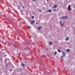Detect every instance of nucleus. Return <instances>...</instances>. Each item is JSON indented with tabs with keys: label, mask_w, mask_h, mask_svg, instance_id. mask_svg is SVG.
Masks as SVG:
<instances>
[{
	"label": "nucleus",
	"mask_w": 75,
	"mask_h": 75,
	"mask_svg": "<svg viewBox=\"0 0 75 75\" xmlns=\"http://www.w3.org/2000/svg\"><path fill=\"white\" fill-rule=\"evenodd\" d=\"M62 54H63V56H62L61 57H60V58L62 59L63 58V57H65V53H64V52H62Z\"/></svg>",
	"instance_id": "obj_1"
},
{
	"label": "nucleus",
	"mask_w": 75,
	"mask_h": 75,
	"mask_svg": "<svg viewBox=\"0 0 75 75\" xmlns=\"http://www.w3.org/2000/svg\"><path fill=\"white\" fill-rule=\"evenodd\" d=\"M67 18V16H63L62 17H61V18H60V19H66Z\"/></svg>",
	"instance_id": "obj_2"
},
{
	"label": "nucleus",
	"mask_w": 75,
	"mask_h": 75,
	"mask_svg": "<svg viewBox=\"0 0 75 75\" xmlns=\"http://www.w3.org/2000/svg\"><path fill=\"white\" fill-rule=\"evenodd\" d=\"M57 6L58 5L57 4L54 5V6H53V8L55 9L57 8Z\"/></svg>",
	"instance_id": "obj_3"
},
{
	"label": "nucleus",
	"mask_w": 75,
	"mask_h": 75,
	"mask_svg": "<svg viewBox=\"0 0 75 75\" xmlns=\"http://www.w3.org/2000/svg\"><path fill=\"white\" fill-rule=\"evenodd\" d=\"M34 23H35V21L34 20H33L31 22V25H32L33 24H34Z\"/></svg>",
	"instance_id": "obj_4"
},
{
	"label": "nucleus",
	"mask_w": 75,
	"mask_h": 75,
	"mask_svg": "<svg viewBox=\"0 0 75 75\" xmlns=\"http://www.w3.org/2000/svg\"><path fill=\"white\" fill-rule=\"evenodd\" d=\"M65 39L66 40L68 41L69 39V37H66Z\"/></svg>",
	"instance_id": "obj_5"
},
{
	"label": "nucleus",
	"mask_w": 75,
	"mask_h": 75,
	"mask_svg": "<svg viewBox=\"0 0 75 75\" xmlns=\"http://www.w3.org/2000/svg\"><path fill=\"white\" fill-rule=\"evenodd\" d=\"M21 66L22 67H23V68H24V67L25 66V64H24L23 63H22L21 64Z\"/></svg>",
	"instance_id": "obj_6"
},
{
	"label": "nucleus",
	"mask_w": 75,
	"mask_h": 75,
	"mask_svg": "<svg viewBox=\"0 0 75 75\" xmlns=\"http://www.w3.org/2000/svg\"><path fill=\"white\" fill-rule=\"evenodd\" d=\"M61 23V22H60V25H61V26H63L64 25V23H63V24H62Z\"/></svg>",
	"instance_id": "obj_7"
},
{
	"label": "nucleus",
	"mask_w": 75,
	"mask_h": 75,
	"mask_svg": "<svg viewBox=\"0 0 75 75\" xmlns=\"http://www.w3.org/2000/svg\"><path fill=\"white\" fill-rule=\"evenodd\" d=\"M66 51H67V52H70V50H69V49H67V50H66Z\"/></svg>",
	"instance_id": "obj_8"
},
{
	"label": "nucleus",
	"mask_w": 75,
	"mask_h": 75,
	"mask_svg": "<svg viewBox=\"0 0 75 75\" xmlns=\"http://www.w3.org/2000/svg\"><path fill=\"white\" fill-rule=\"evenodd\" d=\"M42 27L41 26L38 27V30H40V29H42Z\"/></svg>",
	"instance_id": "obj_9"
},
{
	"label": "nucleus",
	"mask_w": 75,
	"mask_h": 75,
	"mask_svg": "<svg viewBox=\"0 0 75 75\" xmlns=\"http://www.w3.org/2000/svg\"><path fill=\"white\" fill-rule=\"evenodd\" d=\"M47 12H52V10H48L47 11Z\"/></svg>",
	"instance_id": "obj_10"
},
{
	"label": "nucleus",
	"mask_w": 75,
	"mask_h": 75,
	"mask_svg": "<svg viewBox=\"0 0 75 75\" xmlns=\"http://www.w3.org/2000/svg\"><path fill=\"white\" fill-rule=\"evenodd\" d=\"M71 8H68V11H70V10H71Z\"/></svg>",
	"instance_id": "obj_11"
},
{
	"label": "nucleus",
	"mask_w": 75,
	"mask_h": 75,
	"mask_svg": "<svg viewBox=\"0 0 75 75\" xmlns=\"http://www.w3.org/2000/svg\"><path fill=\"white\" fill-rule=\"evenodd\" d=\"M57 50L58 51V52H61V51H60L59 49H58V50Z\"/></svg>",
	"instance_id": "obj_12"
},
{
	"label": "nucleus",
	"mask_w": 75,
	"mask_h": 75,
	"mask_svg": "<svg viewBox=\"0 0 75 75\" xmlns=\"http://www.w3.org/2000/svg\"><path fill=\"white\" fill-rule=\"evenodd\" d=\"M53 43L52 42H49V44H50L51 45H52V44Z\"/></svg>",
	"instance_id": "obj_13"
},
{
	"label": "nucleus",
	"mask_w": 75,
	"mask_h": 75,
	"mask_svg": "<svg viewBox=\"0 0 75 75\" xmlns=\"http://www.w3.org/2000/svg\"><path fill=\"white\" fill-rule=\"evenodd\" d=\"M70 6H70V5H69V6L68 7V8H70Z\"/></svg>",
	"instance_id": "obj_14"
},
{
	"label": "nucleus",
	"mask_w": 75,
	"mask_h": 75,
	"mask_svg": "<svg viewBox=\"0 0 75 75\" xmlns=\"http://www.w3.org/2000/svg\"><path fill=\"white\" fill-rule=\"evenodd\" d=\"M38 10H39V11H40V12H42V11H41V10L40 9H38Z\"/></svg>",
	"instance_id": "obj_15"
},
{
	"label": "nucleus",
	"mask_w": 75,
	"mask_h": 75,
	"mask_svg": "<svg viewBox=\"0 0 75 75\" xmlns=\"http://www.w3.org/2000/svg\"><path fill=\"white\" fill-rule=\"evenodd\" d=\"M54 54L55 55L56 54H57V52H55L54 53Z\"/></svg>",
	"instance_id": "obj_16"
},
{
	"label": "nucleus",
	"mask_w": 75,
	"mask_h": 75,
	"mask_svg": "<svg viewBox=\"0 0 75 75\" xmlns=\"http://www.w3.org/2000/svg\"><path fill=\"white\" fill-rule=\"evenodd\" d=\"M56 11V9H53V11L55 12Z\"/></svg>",
	"instance_id": "obj_17"
},
{
	"label": "nucleus",
	"mask_w": 75,
	"mask_h": 75,
	"mask_svg": "<svg viewBox=\"0 0 75 75\" xmlns=\"http://www.w3.org/2000/svg\"><path fill=\"white\" fill-rule=\"evenodd\" d=\"M28 27H29V28H31L30 26H28Z\"/></svg>",
	"instance_id": "obj_18"
},
{
	"label": "nucleus",
	"mask_w": 75,
	"mask_h": 75,
	"mask_svg": "<svg viewBox=\"0 0 75 75\" xmlns=\"http://www.w3.org/2000/svg\"><path fill=\"white\" fill-rule=\"evenodd\" d=\"M32 18L34 19V17L33 16H32Z\"/></svg>",
	"instance_id": "obj_19"
},
{
	"label": "nucleus",
	"mask_w": 75,
	"mask_h": 75,
	"mask_svg": "<svg viewBox=\"0 0 75 75\" xmlns=\"http://www.w3.org/2000/svg\"><path fill=\"white\" fill-rule=\"evenodd\" d=\"M23 9L24 8V7L23 6Z\"/></svg>",
	"instance_id": "obj_20"
},
{
	"label": "nucleus",
	"mask_w": 75,
	"mask_h": 75,
	"mask_svg": "<svg viewBox=\"0 0 75 75\" xmlns=\"http://www.w3.org/2000/svg\"><path fill=\"white\" fill-rule=\"evenodd\" d=\"M36 0H33V1H35Z\"/></svg>",
	"instance_id": "obj_21"
},
{
	"label": "nucleus",
	"mask_w": 75,
	"mask_h": 75,
	"mask_svg": "<svg viewBox=\"0 0 75 75\" xmlns=\"http://www.w3.org/2000/svg\"><path fill=\"white\" fill-rule=\"evenodd\" d=\"M42 57H44V55H42Z\"/></svg>",
	"instance_id": "obj_22"
},
{
	"label": "nucleus",
	"mask_w": 75,
	"mask_h": 75,
	"mask_svg": "<svg viewBox=\"0 0 75 75\" xmlns=\"http://www.w3.org/2000/svg\"><path fill=\"white\" fill-rule=\"evenodd\" d=\"M36 24L37 25H38V23H36Z\"/></svg>",
	"instance_id": "obj_23"
},
{
	"label": "nucleus",
	"mask_w": 75,
	"mask_h": 75,
	"mask_svg": "<svg viewBox=\"0 0 75 75\" xmlns=\"http://www.w3.org/2000/svg\"><path fill=\"white\" fill-rule=\"evenodd\" d=\"M6 65H8V64L7 63V64Z\"/></svg>",
	"instance_id": "obj_24"
},
{
	"label": "nucleus",
	"mask_w": 75,
	"mask_h": 75,
	"mask_svg": "<svg viewBox=\"0 0 75 75\" xmlns=\"http://www.w3.org/2000/svg\"><path fill=\"white\" fill-rule=\"evenodd\" d=\"M46 50H48V49H47V48H46Z\"/></svg>",
	"instance_id": "obj_25"
},
{
	"label": "nucleus",
	"mask_w": 75,
	"mask_h": 75,
	"mask_svg": "<svg viewBox=\"0 0 75 75\" xmlns=\"http://www.w3.org/2000/svg\"><path fill=\"white\" fill-rule=\"evenodd\" d=\"M49 0H47V1H48Z\"/></svg>",
	"instance_id": "obj_26"
},
{
	"label": "nucleus",
	"mask_w": 75,
	"mask_h": 75,
	"mask_svg": "<svg viewBox=\"0 0 75 75\" xmlns=\"http://www.w3.org/2000/svg\"><path fill=\"white\" fill-rule=\"evenodd\" d=\"M16 51H18V50H16Z\"/></svg>",
	"instance_id": "obj_27"
},
{
	"label": "nucleus",
	"mask_w": 75,
	"mask_h": 75,
	"mask_svg": "<svg viewBox=\"0 0 75 75\" xmlns=\"http://www.w3.org/2000/svg\"><path fill=\"white\" fill-rule=\"evenodd\" d=\"M74 54L75 55V53Z\"/></svg>",
	"instance_id": "obj_28"
},
{
	"label": "nucleus",
	"mask_w": 75,
	"mask_h": 75,
	"mask_svg": "<svg viewBox=\"0 0 75 75\" xmlns=\"http://www.w3.org/2000/svg\"><path fill=\"white\" fill-rule=\"evenodd\" d=\"M12 70H11V71H12Z\"/></svg>",
	"instance_id": "obj_29"
}]
</instances>
